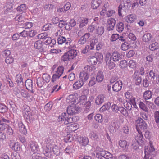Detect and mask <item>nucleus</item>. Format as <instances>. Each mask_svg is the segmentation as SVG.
<instances>
[{
  "mask_svg": "<svg viewBox=\"0 0 159 159\" xmlns=\"http://www.w3.org/2000/svg\"><path fill=\"white\" fill-rule=\"evenodd\" d=\"M136 128L138 133L141 134L144 133L145 136L149 134V131L148 129V125L146 122L141 117H138L135 121Z\"/></svg>",
  "mask_w": 159,
  "mask_h": 159,
  "instance_id": "obj_1",
  "label": "nucleus"
},
{
  "mask_svg": "<svg viewBox=\"0 0 159 159\" xmlns=\"http://www.w3.org/2000/svg\"><path fill=\"white\" fill-rule=\"evenodd\" d=\"M77 55L76 50L74 49H71L64 53L61 57V60L64 62L68 61L73 59Z\"/></svg>",
  "mask_w": 159,
  "mask_h": 159,
  "instance_id": "obj_2",
  "label": "nucleus"
},
{
  "mask_svg": "<svg viewBox=\"0 0 159 159\" xmlns=\"http://www.w3.org/2000/svg\"><path fill=\"white\" fill-rule=\"evenodd\" d=\"M112 58L111 54L110 53H108L106 54L104 60L106 62V65L107 66L108 68L110 70L113 69L115 67V64L112 61Z\"/></svg>",
  "mask_w": 159,
  "mask_h": 159,
  "instance_id": "obj_3",
  "label": "nucleus"
},
{
  "mask_svg": "<svg viewBox=\"0 0 159 159\" xmlns=\"http://www.w3.org/2000/svg\"><path fill=\"white\" fill-rule=\"evenodd\" d=\"M150 146L145 147V148L144 152L145 155L143 159H149V157L152 155H155V149L154 147L152 145V143H150Z\"/></svg>",
  "mask_w": 159,
  "mask_h": 159,
  "instance_id": "obj_4",
  "label": "nucleus"
},
{
  "mask_svg": "<svg viewBox=\"0 0 159 159\" xmlns=\"http://www.w3.org/2000/svg\"><path fill=\"white\" fill-rule=\"evenodd\" d=\"M67 115L66 113H62L58 117L59 121H63L64 124L65 125L72 123L73 122V118L67 116Z\"/></svg>",
  "mask_w": 159,
  "mask_h": 159,
  "instance_id": "obj_5",
  "label": "nucleus"
},
{
  "mask_svg": "<svg viewBox=\"0 0 159 159\" xmlns=\"http://www.w3.org/2000/svg\"><path fill=\"white\" fill-rule=\"evenodd\" d=\"M25 111V114L24 115V117L25 121L29 124L33 123L35 119L31 112L28 111V109L26 110V109Z\"/></svg>",
  "mask_w": 159,
  "mask_h": 159,
  "instance_id": "obj_6",
  "label": "nucleus"
},
{
  "mask_svg": "<svg viewBox=\"0 0 159 159\" xmlns=\"http://www.w3.org/2000/svg\"><path fill=\"white\" fill-rule=\"evenodd\" d=\"M138 133L139 134L135 136V139L137 141L138 144L140 146H142V144L144 143L145 139L143 135V133Z\"/></svg>",
  "mask_w": 159,
  "mask_h": 159,
  "instance_id": "obj_7",
  "label": "nucleus"
},
{
  "mask_svg": "<svg viewBox=\"0 0 159 159\" xmlns=\"http://www.w3.org/2000/svg\"><path fill=\"white\" fill-rule=\"evenodd\" d=\"M116 21L115 20L112 18L109 19L107 20V23L108 24L107 27L108 31L113 30L115 25Z\"/></svg>",
  "mask_w": 159,
  "mask_h": 159,
  "instance_id": "obj_8",
  "label": "nucleus"
},
{
  "mask_svg": "<svg viewBox=\"0 0 159 159\" xmlns=\"http://www.w3.org/2000/svg\"><path fill=\"white\" fill-rule=\"evenodd\" d=\"M78 100V98L74 94L70 95L67 97L66 100V102L69 103H71L72 105L76 102Z\"/></svg>",
  "mask_w": 159,
  "mask_h": 159,
  "instance_id": "obj_9",
  "label": "nucleus"
},
{
  "mask_svg": "<svg viewBox=\"0 0 159 159\" xmlns=\"http://www.w3.org/2000/svg\"><path fill=\"white\" fill-rule=\"evenodd\" d=\"M90 35V34L89 33L85 34L78 41V43L81 45L85 44L89 37Z\"/></svg>",
  "mask_w": 159,
  "mask_h": 159,
  "instance_id": "obj_10",
  "label": "nucleus"
},
{
  "mask_svg": "<svg viewBox=\"0 0 159 159\" xmlns=\"http://www.w3.org/2000/svg\"><path fill=\"white\" fill-rule=\"evenodd\" d=\"M122 86V82L121 81L119 80L116 82L112 86L113 91L118 92L120 90Z\"/></svg>",
  "mask_w": 159,
  "mask_h": 159,
  "instance_id": "obj_11",
  "label": "nucleus"
},
{
  "mask_svg": "<svg viewBox=\"0 0 159 159\" xmlns=\"http://www.w3.org/2000/svg\"><path fill=\"white\" fill-rule=\"evenodd\" d=\"M25 85L26 89L30 91L32 93H33V82L31 80L27 79L25 82Z\"/></svg>",
  "mask_w": 159,
  "mask_h": 159,
  "instance_id": "obj_12",
  "label": "nucleus"
},
{
  "mask_svg": "<svg viewBox=\"0 0 159 159\" xmlns=\"http://www.w3.org/2000/svg\"><path fill=\"white\" fill-rule=\"evenodd\" d=\"M30 147L31 151L34 153H36L39 149L37 143L34 141L30 142Z\"/></svg>",
  "mask_w": 159,
  "mask_h": 159,
  "instance_id": "obj_13",
  "label": "nucleus"
},
{
  "mask_svg": "<svg viewBox=\"0 0 159 159\" xmlns=\"http://www.w3.org/2000/svg\"><path fill=\"white\" fill-rule=\"evenodd\" d=\"M89 75L87 72L83 71L80 73V80L84 82L86 81L88 79Z\"/></svg>",
  "mask_w": 159,
  "mask_h": 159,
  "instance_id": "obj_14",
  "label": "nucleus"
},
{
  "mask_svg": "<svg viewBox=\"0 0 159 159\" xmlns=\"http://www.w3.org/2000/svg\"><path fill=\"white\" fill-rule=\"evenodd\" d=\"M98 152L94 154L95 159H105L104 157V154L102 152V149L99 148H97Z\"/></svg>",
  "mask_w": 159,
  "mask_h": 159,
  "instance_id": "obj_15",
  "label": "nucleus"
},
{
  "mask_svg": "<svg viewBox=\"0 0 159 159\" xmlns=\"http://www.w3.org/2000/svg\"><path fill=\"white\" fill-rule=\"evenodd\" d=\"M113 61L116 62L122 59L120 54L117 52H114L111 54Z\"/></svg>",
  "mask_w": 159,
  "mask_h": 159,
  "instance_id": "obj_16",
  "label": "nucleus"
},
{
  "mask_svg": "<svg viewBox=\"0 0 159 159\" xmlns=\"http://www.w3.org/2000/svg\"><path fill=\"white\" fill-rule=\"evenodd\" d=\"M118 127L117 122L115 121H113L111 123L109 127V129L111 133H113L116 131V129H117Z\"/></svg>",
  "mask_w": 159,
  "mask_h": 159,
  "instance_id": "obj_17",
  "label": "nucleus"
},
{
  "mask_svg": "<svg viewBox=\"0 0 159 159\" xmlns=\"http://www.w3.org/2000/svg\"><path fill=\"white\" fill-rule=\"evenodd\" d=\"M77 140L79 143L83 146H86L88 144L89 142L88 139L86 137H80L79 138L78 136Z\"/></svg>",
  "mask_w": 159,
  "mask_h": 159,
  "instance_id": "obj_18",
  "label": "nucleus"
},
{
  "mask_svg": "<svg viewBox=\"0 0 159 159\" xmlns=\"http://www.w3.org/2000/svg\"><path fill=\"white\" fill-rule=\"evenodd\" d=\"M106 98L103 95H99L96 98L95 102L97 105H100L103 102Z\"/></svg>",
  "mask_w": 159,
  "mask_h": 159,
  "instance_id": "obj_19",
  "label": "nucleus"
},
{
  "mask_svg": "<svg viewBox=\"0 0 159 159\" xmlns=\"http://www.w3.org/2000/svg\"><path fill=\"white\" fill-rule=\"evenodd\" d=\"M153 81L150 79L148 76L145 77L143 80V85L145 87H148L149 84H151Z\"/></svg>",
  "mask_w": 159,
  "mask_h": 159,
  "instance_id": "obj_20",
  "label": "nucleus"
},
{
  "mask_svg": "<svg viewBox=\"0 0 159 159\" xmlns=\"http://www.w3.org/2000/svg\"><path fill=\"white\" fill-rule=\"evenodd\" d=\"M133 80L134 81L136 85H139L141 83L142 78L141 77L137 75V73L135 72L133 76Z\"/></svg>",
  "mask_w": 159,
  "mask_h": 159,
  "instance_id": "obj_21",
  "label": "nucleus"
},
{
  "mask_svg": "<svg viewBox=\"0 0 159 159\" xmlns=\"http://www.w3.org/2000/svg\"><path fill=\"white\" fill-rule=\"evenodd\" d=\"M78 137L76 134H75V135H74V136L73 135L69 134L67 135L65 139V140H67L69 142H71L74 140L76 141L78 139Z\"/></svg>",
  "mask_w": 159,
  "mask_h": 159,
  "instance_id": "obj_22",
  "label": "nucleus"
},
{
  "mask_svg": "<svg viewBox=\"0 0 159 159\" xmlns=\"http://www.w3.org/2000/svg\"><path fill=\"white\" fill-rule=\"evenodd\" d=\"M84 83L80 80L76 81L73 85L74 89L77 90L81 88L84 85Z\"/></svg>",
  "mask_w": 159,
  "mask_h": 159,
  "instance_id": "obj_23",
  "label": "nucleus"
},
{
  "mask_svg": "<svg viewBox=\"0 0 159 159\" xmlns=\"http://www.w3.org/2000/svg\"><path fill=\"white\" fill-rule=\"evenodd\" d=\"M131 43L129 40L123 43L121 46V49L123 51H126L130 47Z\"/></svg>",
  "mask_w": 159,
  "mask_h": 159,
  "instance_id": "obj_24",
  "label": "nucleus"
},
{
  "mask_svg": "<svg viewBox=\"0 0 159 159\" xmlns=\"http://www.w3.org/2000/svg\"><path fill=\"white\" fill-rule=\"evenodd\" d=\"M67 114L69 115H74L75 114V109L74 105H70L67 107Z\"/></svg>",
  "mask_w": 159,
  "mask_h": 159,
  "instance_id": "obj_25",
  "label": "nucleus"
},
{
  "mask_svg": "<svg viewBox=\"0 0 159 159\" xmlns=\"http://www.w3.org/2000/svg\"><path fill=\"white\" fill-rule=\"evenodd\" d=\"M18 125L19 131L23 134L26 135L27 133V129L23 123L21 122H18Z\"/></svg>",
  "mask_w": 159,
  "mask_h": 159,
  "instance_id": "obj_26",
  "label": "nucleus"
},
{
  "mask_svg": "<svg viewBox=\"0 0 159 159\" xmlns=\"http://www.w3.org/2000/svg\"><path fill=\"white\" fill-rule=\"evenodd\" d=\"M136 18V16L134 14L128 15L126 18V21L128 23H132L134 22Z\"/></svg>",
  "mask_w": 159,
  "mask_h": 159,
  "instance_id": "obj_27",
  "label": "nucleus"
},
{
  "mask_svg": "<svg viewBox=\"0 0 159 159\" xmlns=\"http://www.w3.org/2000/svg\"><path fill=\"white\" fill-rule=\"evenodd\" d=\"M52 150V148L51 147V146L49 145H48L47 146L46 148L44 149L43 152L46 156L49 157L50 156L49 153L51 152Z\"/></svg>",
  "mask_w": 159,
  "mask_h": 159,
  "instance_id": "obj_28",
  "label": "nucleus"
},
{
  "mask_svg": "<svg viewBox=\"0 0 159 159\" xmlns=\"http://www.w3.org/2000/svg\"><path fill=\"white\" fill-rule=\"evenodd\" d=\"M102 1L101 0H93L92 2V7L94 9H96L99 7Z\"/></svg>",
  "mask_w": 159,
  "mask_h": 159,
  "instance_id": "obj_29",
  "label": "nucleus"
},
{
  "mask_svg": "<svg viewBox=\"0 0 159 159\" xmlns=\"http://www.w3.org/2000/svg\"><path fill=\"white\" fill-rule=\"evenodd\" d=\"M97 34L99 36H101L104 32V28L102 25L98 26L96 29Z\"/></svg>",
  "mask_w": 159,
  "mask_h": 159,
  "instance_id": "obj_30",
  "label": "nucleus"
},
{
  "mask_svg": "<svg viewBox=\"0 0 159 159\" xmlns=\"http://www.w3.org/2000/svg\"><path fill=\"white\" fill-rule=\"evenodd\" d=\"M10 146L15 151H19L21 148V146L18 143H14L13 144H11Z\"/></svg>",
  "mask_w": 159,
  "mask_h": 159,
  "instance_id": "obj_31",
  "label": "nucleus"
},
{
  "mask_svg": "<svg viewBox=\"0 0 159 159\" xmlns=\"http://www.w3.org/2000/svg\"><path fill=\"white\" fill-rule=\"evenodd\" d=\"M152 93L151 91L147 90L144 93L143 97L145 100H148L152 98Z\"/></svg>",
  "mask_w": 159,
  "mask_h": 159,
  "instance_id": "obj_32",
  "label": "nucleus"
},
{
  "mask_svg": "<svg viewBox=\"0 0 159 159\" xmlns=\"http://www.w3.org/2000/svg\"><path fill=\"white\" fill-rule=\"evenodd\" d=\"M104 79V75L103 72L101 71H99L97 74L96 80L98 82H101L103 81Z\"/></svg>",
  "mask_w": 159,
  "mask_h": 159,
  "instance_id": "obj_33",
  "label": "nucleus"
},
{
  "mask_svg": "<svg viewBox=\"0 0 159 159\" xmlns=\"http://www.w3.org/2000/svg\"><path fill=\"white\" fill-rule=\"evenodd\" d=\"M111 106V103L110 102L105 104L102 106L100 109V111L101 112H104L106 110H108Z\"/></svg>",
  "mask_w": 159,
  "mask_h": 159,
  "instance_id": "obj_34",
  "label": "nucleus"
},
{
  "mask_svg": "<svg viewBox=\"0 0 159 159\" xmlns=\"http://www.w3.org/2000/svg\"><path fill=\"white\" fill-rule=\"evenodd\" d=\"M151 34L147 33L143 35L142 38V40L146 42H148L151 40Z\"/></svg>",
  "mask_w": 159,
  "mask_h": 159,
  "instance_id": "obj_35",
  "label": "nucleus"
},
{
  "mask_svg": "<svg viewBox=\"0 0 159 159\" xmlns=\"http://www.w3.org/2000/svg\"><path fill=\"white\" fill-rule=\"evenodd\" d=\"M116 30L119 32H122L124 29V24L120 22L117 24L116 26Z\"/></svg>",
  "mask_w": 159,
  "mask_h": 159,
  "instance_id": "obj_36",
  "label": "nucleus"
},
{
  "mask_svg": "<svg viewBox=\"0 0 159 159\" xmlns=\"http://www.w3.org/2000/svg\"><path fill=\"white\" fill-rule=\"evenodd\" d=\"M88 61L89 63L92 65H95L97 62V58L93 56H91L88 59Z\"/></svg>",
  "mask_w": 159,
  "mask_h": 159,
  "instance_id": "obj_37",
  "label": "nucleus"
},
{
  "mask_svg": "<svg viewBox=\"0 0 159 159\" xmlns=\"http://www.w3.org/2000/svg\"><path fill=\"white\" fill-rule=\"evenodd\" d=\"M88 18L81 19L80 20V24L79 26L80 28H83L85 26L88 22Z\"/></svg>",
  "mask_w": 159,
  "mask_h": 159,
  "instance_id": "obj_38",
  "label": "nucleus"
},
{
  "mask_svg": "<svg viewBox=\"0 0 159 159\" xmlns=\"http://www.w3.org/2000/svg\"><path fill=\"white\" fill-rule=\"evenodd\" d=\"M102 152L104 155V157L105 159H109V158H113V155L112 154L107 151L103 150L102 149Z\"/></svg>",
  "mask_w": 159,
  "mask_h": 159,
  "instance_id": "obj_39",
  "label": "nucleus"
},
{
  "mask_svg": "<svg viewBox=\"0 0 159 159\" xmlns=\"http://www.w3.org/2000/svg\"><path fill=\"white\" fill-rule=\"evenodd\" d=\"M109 10L107 4H105L102 7V10L100 12V15L102 16H104L105 14L107 13Z\"/></svg>",
  "mask_w": 159,
  "mask_h": 159,
  "instance_id": "obj_40",
  "label": "nucleus"
},
{
  "mask_svg": "<svg viewBox=\"0 0 159 159\" xmlns=\"http://www.w3.org/2000/svg\"><path fill=\"white\" fill-rule=\"evenodd\" d=\"M42 43V41L40 40H38L36 41L34 43V47L37 49H41L43 46Z\"/></svg>",
  "mask_w": 159,
  "mask_h": 159,
  "instance_id": "obj_41",
  "label": "nucleus"
},
{
  "mask_svg": "<svg viewBox=\"0 0 159 159\" xmlns=\"http://www.w3.org/2000/svg\"><path fill=\"white\" fill-rule=\"evenodd\" d=\"M95 57L97 58V62L99 63H102L103 59V57L102 54L101 53H97L95 54Z\"/></svg>",
  "mask_w": 159,
  "mask_h": 159,
  "instance_id": "obj_42",
  "label": "nucleus"
},
{
  "mask_svg": "<svg viewBox=\"0 0 159 159\" xmlns=\"http://www.w3.org/2000/svg\"><path fill=\"white\" fill-rule=\"evenodd\" d=\"M89 137L94 140H98L99 138L97 134L94 131H92L89 134Z\"/></svg>",
  "mask_w": 159,
  "mask_h": 159,
  "instance_id": "obj_43",
  "label": "nucleus"
},
{
  "mask_svg": "<svg viewBox=\"0 0 159 159\" xmlns=\"http://www.w3.org/2000/svg\"><path fill=\"white\" fill-rule=\"evenodd\" d=\"M119 144L120 147L124 148H127L129 146L125 140H120L119 142Z\"/></svg>",
  "mask_w": 159,
  "mask_h": 159,
  "instance_id": "obj_44",
  "label": "nucleus"
},
{
  "mask_svg": "<svg viewBox=\"0 0 159 159\" xmlns=\"http://www.w3.org/2000/svg\"><path fill=\"white\" fill-rule=\"evenodd\" d=\"M118 8V15L120 16H122V13L124 12H126L127 11L125 8H123V7L121 4L119 5Z\"/></svg>",
  "mask_w": 159,
  "mask_h": 159,
  "instance_id": "obj_45",
  "label": "nucleus"
},
{
  "mask_svg": "<svg viewBox=\"0 0 159 159\" xmlns=\"http://www.w3.org/2000/svg\"><path fill=\"white\" fill-rule=\"evenodd\" d=\"M52 151L53 152L54 154L56 156H58L59 155L61 151L59 148L57 146L52 147Z\"/></svg>",
  "mask_w": 159,
  "mask_h": 159,
  "instance_id": "obj_46",
  "label": "nucleus"
},
{
  "mask_svg": "<svg viewBox=\"0 0 159 159\" xmlns=\"http://www.w3.org/2000/svg\"><path fill=\"white\" fill-rule=\"evenodd\" d=\"M7 107L5 105L0 103V113H5L7 111Z\"/></svg>",
  "mask_w": 159,
  "mask_h": 159,
  "instance_id": "obj_47",
  "label": "nucleus"
},
{
  "mask_svg": "<svg viewBox=\"0 0 159 159\" xmlns=\"http://www.w3.org/2000/svg\"><path fill=\"white\" fill-rule=\"evenodd\" d=\"M44 157H42L39 155V153H34L30 157L31 159H43Z\"/></svg>",
  "mask_w": 159,
  "mask_h": 159,
  "instance_id": "obj_48",
  "label": "nucleus"
},
{
  "mask_svg": "<svg viewBox=\"0 0 159 159\" xmlns=\"http://www.w3.org/2000/svg\"><path fill=\"white\" fill-rule=\"evenodd\" d=\"M149 48L152 51L158 49L159 47L157 43L155 42L151 44L149 46Z\"/></svg>",
  "mask_w": 159,
  "mask_h": 159,
  "instance_id": "obj_49",
  "label": "nucleus"
},
{
  "mask_svg": "<svg viewBox=\"0 0 159 159\" xmlns=\"http://www.w3.org/2000/svg\"><path fill=\"white\" fill-rule=\"evenodd\" d=\"M23 79L22 76L20 74H18L16 76V80L17 83H20L22 85L24 84V82L23 81Z\"/></svg>",
  "mask_w": 159,
  "mask_h": 159,
  "instance_id": "obj_50",
  "label": "nucleus"
},
{
  "mask_svg": "<svg viewBox=\"0 0 159 159\" xmlns=\"http://www.w3.org/2000/svg\"><path fill=\"white\" fill-rule=\"evenodd\" d=\"M94 119L99 123H101L103 120V116L100 114H97L94 116Z\"/></svg>",
  "mask_w": 159,
  "mask_h": 159,
  "instance_id": "obj_51",
  "label": "nucleus"
},
{
  "mask_svg": "<svg viewBox=\"0 0 159 159\" xmlns=\"http://www.w3.org/2000/svg\"><path fill=\"white\" fill-rule=\"evenodd\" d=\"M127 62L125 60H122L120 61L119 66L120 68L123 69L127 67Z\"/></svg>",
  "mask_w": 159,
  "mask_h": 159,
  "instance_id": "obj_52",
  "label": "nucleus"
},
{
  "mask_svg": "<svg viewBox=\"0 0 159 159\" xmlns=\"http://www.w3.org/2000/svg\"><path fill=\"white\" fill-rule=\"evenodd\" d=\"M154 57V55L151 54L147 56L146 57V59L148 61V63H150L153 61Z\"/></svg>",
  "mask_w": 159,
  "mask_h": 159,
  "instance_id": "obj_53",
  "label": "nucleus"
},
{
  "mask_svg": "<svg viewBox=\"0 0 159 159\" xmlns=\"http://www.w3.org/2000/svg\"><path fill=\"white\" fill-rule=\"evenodd\" d=\"M44 83L42 78L39 77L37 79L36 83L39 87L41 88L42 87Z\"/></svg>",
  "mask_w": 159,
  "mask_h": 159,
  "instance_id": "obj_54",
  "label": "nucleus"
},
{
  "mask_svg": "<svg viewBox=\"0 0 159 159\" xmlns=\"http://www.w3.org/2000/svg\"><path fill=\"white\" fill-rule=\"evenodd\" d=\"M130 2V0H127L126 3L124 4L123 6V8H125L127 11H129L131 6Z\"/></svg>",
  "mask_w": 159,
  "mask_h": 159,
  "instance_id": "obj_55",
  "label": "nucleus"
},
{
  "mask_svg": "<svg viewBox=\"0 0 159 159\" xmlns=\"http://www.w3.org/2000/svg\"><path fill=\"white\" fill-rule=\"evenodd\" d=\"M42 79L46 83H48L50 80V76L48 74L44 73L43 75Z\"/></svg>",
  "mask_w": 159,
  "mask_h": 159,
  "instance_id": "obj_56",
  "label": "nucleus"
},
{
  "mask_svg": "<svg viewBox=\"0 0 159 159\" xmlns=\"http://www.w3.org/2000/svg\"><path fill=\"white\" fill-rule=\"evenodd\" d=\"M26 9V7L25 4H22L20 6H19L17 8V10L20 12H24Z\"/></svg>",
  "mask_w": 159,
  "mask_h": 159,
  "instance_id": "obj_57",
  "label": "nucleus"
},
{
  "mask_svg": "<svg viewBox=\"0 0 159 159\" xmlns=\"http://www.w3.org/2000/svg\"><path fill=\"white\" fill-rule=\"evenodd\" d=\"M97 81L95 77H91L88 84V86L89 87L92 86L96 84Z\"/></svg>",
  "mask_w": 159,
  "mask_h": 159,
  "instance_id": "obj_58",
  "label": "nucleus"
},
{
  "mask_svg": "<svg viewBox=\"0 0 159 159\" xmlns=\"http://www.w3.org/2000/svg\"><path fill=\"white\" fill-rule=\"evenodd\" d=\"M139 107L147 112H148V110L145 105L142 102H140L139 104Z\"/></svg>",
  "mask_w": 159,
  "mask_h": 159,
  "instance_id": "obj_59",
  "label": "nucleus"
},
{
  "mask_svg": "<svg viewBox=\"0 0 159 159\" xmlns=\"http://www.w3.org/2000/svg\"><path fill=\"white\" fill-rule=\"evenodd\" d=\"M23 17L21 16H17L15 18L16 21H17L16 23H18V24H23L24 21L23 20Z\"/></svg>",
  "mask_w": 159,
  "mask_h": 159,
  "instance_id": "obj_60",
  "label": "nucleus"
},
{
  "mask_svg": "<svg viewBox=\"0 0 159 159\" xmlns=\"http://www.w3.org/2000/svg\"><path fill=\"white\" fill-rule=\"evenodd\" d=\"M66 39L63 36H60L58 38L57 42L58 44H62L65 43H66Z\"/></svg>",
  "mask_w": 159,
  "mask_h": 159,
  "instance_id": "obj_61",
  "label": "nucleus"
},
{
  "mask_svg": "<svg viewBox=\"0 0 159 159\" xmlns=\"http://www.w3.org/2000/svg\"><path fill=\"white\" fill-rule=\"evenodd\" d=\"M119 111H120L124 116H128V113L126 110L123 107H119Z\"/></svg>",
  "mask_w": 159,
  "mask_h": 159,
  "instance_id": "obj_62",
  "label": "nucleus"
},
{
  "mask_svg": "<svg viewBox=\"0 0 159 159\" xmlns=\"http://www.w3.org/2000/svg\"><path fill=\"white\" fill-rule=\"evenodd\" d=\"M149 75L150 79L153 82L154 80L155 77L156 76V73L154 71L152 70L149 72Z\"/></svg>",
  "mask_w": 159,
  "mask_h": 159,
  "instance_id": "obj_63",
  "label": "nucleus"
},
{
  "mask_svg": "<svg viewBox=\"0 0 159 159\" xmlns=\"http://www.w3.org/2000/svg\"><path fill=\"white\" fill-rule=\"evenodd\" d=\"M154 116L156 122L157 123H159V111H156L154 113Z\"/></svg>",
  "mask_w": 159,
  "mask_h": 159,
  "instance_id": "obj_64",
  "label": "nucleus"
}]
</instances>
